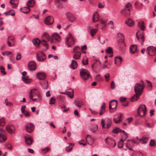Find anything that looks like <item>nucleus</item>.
I'll list each match as a JSON object with an SVG mask.
<instances>
[{
    "instance_id": "2",
    "label": "nucleus",
    "mask_w": 156,
    "mask_h": 156,
    "mask_svg": "<svg viewBox=\"0 0 156 156\" xmlns=\"http://www.w3.org/2000/svg\"><path fill=\"white\" fill-rule=\"evenodd\" d=\"M80 75L82 79L86 80L88 79L90 76V73L87 69H82L80 70Z\"/></svg>"
},
{
    "instance_id": "34",
    "label": "nucleus",
    "mask_w": 156,
    "mask_h": 156,
    "mask_svg": "<svg viewBox=\"0 0 156 156\" xmlns=\"http://www.w3.org/2000/svg\"><path fill=\"white\" fill-rule=\"evenodd\" d=\"M138 27L142 30H144L145 29L144 22L143 21L139 22L138 23Z\"/></svg>"
},
{
    "instance_id": "20",
    "label": "nucleus",
    "mask_w": 156,
    "mask_h": 156,
    "mask_svg": "<svg viewBox=\"0 0 156 156\" xmlns=\"http://www.w3.org/2000/svg\"><path fill=\"white\" fill-rule=\"evenodd\" d=\"M67 16L70 22H73L75 20V16L71 13H67Z\"/></svg>"
},
{
    "instance_id": "11",
    "label": "nucleus",
    "mask_w": 156,
    "mask_h": 156,
    "mask_svg": "<svg viewBox=\"0 0 156 156\" xmlns=\"http://www.w3.org/2000/svg\"><path fill=\"white\" fill-rule=\"evenodd\" d=\"M28 67L30 70H35L37 68L36 64L34 61H30L28 64Z\"/></svg>"
},
{
    "instance_id": "13",
    "label": "nucleus",
    "mask_w": 156,
    "mask_h": 156,
    "mask_svg": "<svg viewBox=\"0 0 156 156\" xmlns=\"http://www.w3.org/2000/svg\"><path fill=\"white\" fill-rule=\"evenodd\" d=\"M54 22L53 17L51 16L47 17L44 20V23L45 24L49 25L52 24Z\"/></svg>"
},
{
    "instance_id": "54",
    "label": "nucleus",
    "mask_w": 156,
    "mask_h": 156,
    "mask_svg": "<svg viewBox=\"0 0 156 156\" xmlns=\"http://www.w3.org/2000/svg\"><path fill=\"white\" fill-rule=\"evenodd\" d=\"M31 99L33 101H34L39 102L41 100V96H40L39 97H37V98H36L33 99V98H32V99Z\"/></svg>"
},
{
    "instance_id": "32",
    "label": "nucleus",
    "mask_w": 156,
    "mask_h": 156,
    "mask_svg": "<svg viewBox=\"0 0 156 156\" xmlns=\"http://www.w3.org/2000/svg\"><path fill=\"white\" fill-rule=\"evenodd\" d=\"M66 94L70 98H72L74 96V91L72 90L71 91L66 92Z\"/></svg>"
},
{
    "instance_id": "17",
    "label": "nucleus",
    "mask_w": 156,
    "mask_h": 156,
    "mask_svg": "<svg viewBox=\"0 0 156 156\" xmlns=\"http://www.w3.org/2000/svg\"><path fill=\"white\" fill-rule=\"evenodd\" d=\"M137 47L135 45H131L129 48L130 53L132 54H134L137 51Z\"/></svg>"
},
{
    "instance_id": "12",
    "label": "nucleus",
    "mask_w": 156,
    "mask_h": 156,
    "mask_svg": "<svg viewBox=\"0 0 156 156\" xmlns=\"http://www.w3.org/2000/svg\"><path fill=\"white\" fill-rule=\"evenodd\" d=\"M123 115L122 114H118L114 116L113 121L116 124H118L122 121L121 118Z\"/></svg>"
},
{
    "instance_id": "63",
    "label": "nucleus",
    "mask_w": 156,
    "mask_h": 156,
    "mask_svg": "<svg viewBox=\"0 0 156 156\" xmlns=\"http://www.w3.org/2000/svg\"><path fill=\"white\" fill-rule=\"evenodd\" d=\"M21 58V55L20 53H19L17 54L16 56V60H20Z\"/></svg>"
},
{
    "instance_id": "28",
    "label": "nucleus",
    "mask_w": 156,
    "mask_h": 156,
    "mask_svg": "<svg viewBox=\"0 0 156 156\" xmlns=\"http://www.w3.org/2000/svg\"><path fill=\"white\" fill-rule=\"evenodd\" d=\"M98 19V14L97 12H96L94 13L93 16V21L94 22H97Z\"/></svg>"
},
{
    "instance_id": "45",
    "label": "nucleus",
    "mask_w": 156,
    "mask_h": 156,
    "mask_svg": "<svg viewBox=\"0 0 156 156\" xmlns=\"http://www.w3.org/2000/svg\"><path fill=\"white\" fill-rule=\"evenodd\" d=\"M41 85L42 87L44 89H47L48 87V84L47 82L44 83Z\"/></svg>"
},
{
    "instance_id": "37",
    "label": "nucleus",
    "mask_w": 156,
    "mask_h": 156,
    "mask_svg": "<svg viewBox=\"0 0 156 156\" xmlns=\"http://www.w3.org/2000/svg\"><path fill=\"white\" fill-rule=\"evenodd\" d=\"M22 79L23 81L26 83H29L31 82V80L28 79V76L25 77H22Z\"/></svg>"
},
{
    "instance_id": "3",
    "label": "nucleus",
    "mask_w": 156,
    "mask_h": 156,
    "mask_svg": "<svg viewBox=\"0 0 156 156\" xmlns=\"http://www.w3.org/2000/svg\"><path fill=\"white\" fill-rule=\"evenodd\" d=\"M138 114L141 117H144L146 113V107L144 105H141L138 109Z\"/></svg>"
},
{
    "instance_id": "16",
    "label": "nucleus",
    "mask_w": 156,
    "mask_h": 156,
    "mask_svg": "<svg viewBox=\"0 0 156 156\" xmlns=\"http://www.w3.org/2000/svg\"><path fill=\"white\" fill-rule=\"evenodd\" d=\"M87 142L90 145L94 143V139L92 138L90 135H87L86 137Z\"/></svg>"
},
{
    "instance_id": "1",
    "label": "nucleus",
    "mask_w": 156,
    "mask_h": 156,
    "mask_svg": "<svg viewBox=\"0 0 156 156\" xmlns=\"http://www.w3.org/2000/svg\"><path fill=\"white\" fill-rule=\"evenodd\" d=\"M141 84L136 83L134 87V91L135 93H138L141 95L142 93L144 88L145 83L142 81H141Z\"/></svg>"
},
{
    "instance_id": "30",
    "label": "nucleus",
    "mask_w": 156,
    "mask_h": 156,
    "mask_svg": "<svg viewBox=\"0 0 156 156\" xmlns=\"http://www.w3.org/2000/svg\"><path fill=\"white\" fill-rule=\"evenodd\" d=\"M81 53L80 52H76L73 55V58L75 59H78L81 57Z\"/></svg>"
},
{
    "instance_id": "61",
    "label": "nucleus",
    "mask_w": 156,
    "mask_h": 156,
    "mask_svg": "<svg viewBox=\"0 0 156 156\" xmlns=\"http://www.w3.org/2000/svg\"><path fill=\"white\" fill-rule=\"evenodd\" d=\"M133 120V119L132 118H129L127 119L126 120V122L128 123H130Z\"/></svg>"
},
{
    "instance_id": "59",
    "label": "nucleus",
    "mask_w": 156,
    "mask_h": 156,
    "mask_svg": "<svg viewBox=\"0 0 156 156\" xmlns=\"http://www.w3.org/2000/svg\"><path fill=\"white\" fill-rule=\"evenodd\" d=\"M149 144L151 146H154L155 144V141L153 140H151L150 141Z\"/></svg>"
},
{
    "instance_id": "35",
    "label": "nucleus",
    "mask_w": 156,
    "mask_h": 156,
    "mask_svg": "<svg viewBox=\"0 0 156 156\" xmlns=\"http://www.w3.org/2000/svg\"><path fill=\"white\" fill-rule=\"evenodd\" d=\"M118 36L119 38V41L121 42H123L124 39V36L120 33H119L118 34Z\"/></svg>"
},
{
    "instance_id": "31",
    "label": "nucleus",
    "mask_w": 156,
    "mask_h": 156,
    "mask_svg": "<svg viewBox=\"0 0 156 156\" xmlns=\"http://www.w3.org/2000/svg\"><path fill=\"white\" fill-rule=\"evenodd\" d=\"M148 140V138L147 137L144 136L140 139V141L141 142L142 144H145L147 143Z\"/></svg>"
},
{
    "instance_id": "10",
    "label": "nucleus",
    "mask_w": 156,
    "mask_h": 156,
    "mask_svg": "<svg viewBox=\"0 0 156 156\" xmlns=\"http://www.w3.org/2000/svg\"><path fill=\"white\" fill-rule=\"evenodd\" d=\"M118 103L116 100H113L111 101L109 103V111L111 109H115L117 107Z\"/></svg>"
},
{
    "instance_id": "47",
    "label": "nucleus",
    "mask_w": 156,
    "mask_h": 156,
    "mask_svg": "<svg viewBox=\"0 0 156 156\" xmlns=\"http://www.w3.org/2000/svg\"><path fill=\"white\" fill-rule=\"evenodd\" d=\"M106 52L108 54H112L113 53L112 49L111 47H108L107 48V49L106 50Z\"/></svg>"
},
{
    "instance_id": "18",
    "label": "nucleus",
    "mask_w": 156,
    "mask_h": 156,
    "mask_svg": "<svg viewBox=\"0 0 156 156\" xmlns=\"http://www.w3.org/2000/svg\"><path fill=\"white\" fill-rule=\"evenodd\" d=\"M37 77L41 80H44L46 78L45 74L42 73H38L36 74Z\"/></svg>"
},
{
    "instance_id": "15",
    "label": "nucleus",
    "mask_w": 156,
    "mask_h": 156,
    "mask_svg": "<svg viewBox=\"0 0 156 156\" xmlns=\"http://www.w3.org/2000/svg\"><path fill=\"white\" fill-rule=\"evenodd\" d=\"M26 128L27 132L30 133L34 130V126L33 124L30 123L27 124L26 125Z\"/></svg>"
},
{
    "instance_id": "52",
    "label": "nucleus",
    "mask_w": 156,
    "mask_h": 156,
    "mask_svg": "<svg viewBox=\"0 0 156 156\" xmlns=\"http://www.w3.org/2000/svg\"><path fill=\"white\" fill-rule=\"evenodd\" d=\"M109 76L110 74L108 73H107L105 75V80L106 82H108L109 81Z\"/></svg>"
},
{
    "instance_id": "33",
    "label": "nucleus",
    "mask_w": 156,
    "mask_h": 156,
    "mask_svg": "<svg viewBox=\"0 0 156 156\" xmlns=\"http://www.w3.org/2000/svg\"><path fill=\"white\" fill-rule=\"evenodd\" d=\"M7 139V138L5 135L0 133V143L5 142Z\"/></svg>"
},
{
    "instance_id": "56",
    "label": "nucleus",
    "mask_w": 156,
    "mask_h": 156,
    "mask_svg": "<svg viewBox=\"0 0 156 156\" xmlns=\"http://www.w3.org/2000/svg\"><path fill=\"white\" fill-rule=\"evenodd\" d=\"M127 142L129 141V142L127 143L126 144V146L128 148L131 147L133 146V144H132L131 143H130L131 141H130L129 140H128L127 141Z\"/></svg>"
},
{
    "instance_id": "25",
    "label": "nucleus",
    "mask_w": 156,
    "mask_h": 156,
    "mask_svg": "<svg viewBox=\"0 0 156 156\" xmlns=\"http://www.w3.org/2000/svg\"><path fill=\"white\" fill-rule=\"evenodd\" d=\"M20 11L23 13H28L30 11V9L28 7H23L21 8L20 9Z\"/></svg>"
},
{
    "instance_id": "27",
    "label": "nucleus",
    "mask_w": 156,
    "mask_h": 156,
    "mask_svg": "<svg viewBox=\"0 0 156 156\" xmlns=\"http://www.w3.org/2000/svg\"><path fill=\"white\" fill-rule=\"evenodd\" d=\"M77 62L74 60H72L71 66V68L73 69H75L77 67Z\"/></svg>"
},
{
    "instance_id": "5",
    "label": "nucleus",
    "mask_w": 156,
    "mask_h": 156,
    "mask_svg": "<svg viewBox=\"0 0 156 156\" xmlns=\"http://www.w3.org/2000/svg\"><path fill=\"white\" fill-rule=\"evenodd\" d=\"M36 96L37 97L41 96L38 91L35 89H33L31 90L30 93V98L32 99V98Z\"/></svg>"
},
{
    "instance_id": "7",
    "label": "nucleus",
    "mask_w": 156,
    "mask_h": 156,
    "mask_svg": "<svg viewBox=\"0 0 156 156\" xmlns=\"http://www.w3.org/2000/svg\"><path fill=\"white\" fill-rule=\"evenodd\" d=\"M51 42H53L54 40H55V42H59L61 40V37L59 34L57 33H54L51 36Z\"/></svg>"
},
{
    "instance_id": "39",
    "label": "nucleus",
    "mask_w": 156,
    "mask_h": 156,
    "mask_svg": "<svg viewBox=\"0 0 156 156\" xmlns=\"http://www.w3.org/2000/svg\"><path fill=\"white\" fill-rule=\"evenodd\" d=\"M105 128L107 129H109L112 124V122L111 119H108Z\"/></svg>"
},
{
    "instance_id": "41",
    "label": "nucleus",
    "mask_w": 156,
    "mask_h": 156,
    "mask_svg": "<svg viewBox=\"0 0 156 156\" xmlns=\"http://www.w3.org/2000/svg\"><path fill=\"white\" fill-rule=\"evenodd\" d=\"M124 142L122 139H121L118 143V146L119 148H122Z\"/></svg>"
},
{
    "instance_id": "46",
    "label": "nucleus",
    "mask_w": 156,
    "mask_h": 156,
    "mask_svg": "<svg viewBox=\"0 0 156 156\" xmlns=\"http://www.w3.org/2000/svg\"><path fill=\"white\" fill-rule=\"evenodd\" d=\"M41 43L44 46L46 47V50H47L48 49V45L47 44L46 41L45 40L43 39L41 40Z\"/></svg>"
},
{
    "instance_id": "64",
    "label": "nucleus",
    "mask_w": 156,
    "mask_h": 156,
    "mask_svg": "<svg viewBox=\"0 0 156 156\" xmlns=\"http://www.w3.org/2000/svg\"><path fill=\"white\" fill-rule=\"evenodd\" d=\"M18 2V0H12L10 1V3L12 5H16Z\"/></svg>"
},
{
    "instance_id": "57",
    "label": "nucleus",
    "mask_w": 156,
    "mask_h": 156,
    "mask_svg": "<svg viewBox=\"0 0 156 156\" xmlns=\"http://www.w3.org/2000/svg\"><path fill=\"white\" fill-rule=\"evenodd\" d=\"M110 87L111 89H113L115 87V84L114 81H112L111 83Z\"/></svg>"
},
{
    "instance_id": "4",
    "label": "nucleus",
    "mask_w": 156,
    "mask_h": 156,
    "mask_svg": "<svg viewBox=\"0 0 156 156\" xmlns=\"http://www.w3.org/2000/svg\"><path fill=\"white\" fill-rule=\"evenodd\" d=\"M69 36L67 37L66 42L69 47H72L74 44L75 41L70 33H69Z\"/></svg>"
},
{
    "instance_id": "21",
    "label": "nucleus",
    "mask_w": 156,
    "mask_h": 156,
    "mask_svg": "<svg viewBox=\"0 0 156 156\" xmlns=\"http://www.w3.org/2000/svg\"><path fill=\"white\" fill-rule=\"evenodd\" d=\"M25 141L26 144L27 145H31L33 142V140L32 139V138L31 137H25Z\"/></svg>"
},
{
    "instance_id": "43",
    "label": "nucleus",
    "mask_w": 156,
    "mask_h": 156,
    "mask_svg": "<svg viewBox=\"0 0 156 156\" xmlns=\"http://www.w3.org/2000/svg\"><path fill=\"white\" fill-rule=\"evenodd\" d=\"M98 129V126L96 124L93 125L91 127V130L93 132H95Z\"/></svg>"
},
{
    "instance_id": "24",
    "label": "nucleus",
    "mask_w": 156,
    "mask_h": 156,
    "mask_svg": "<svg viewBox=\"0 0 156 156\" xmlns=\"http://www.w3.org/2000/svg\"><path fill=\"white\" fill-rule=\"evenodd\" d=\"M140 95L138 93H136L135 94L131 97L130 99L131 101L134 102L138 100Z\"/></svg>"
},
{
    "instance_id": "19",
    "label": "nucleus",
    "mask_w": 156,
    "mask_h": 156,
    "mask_svg": "<svg viewBox=\"0 0 156 156\" xmlns=\"http://www.w3.org/2000/svg\"><path fill=\"white\" fill-rule=\"evenodd\" d=\"M122 58L120 56H116L115 57V64L117 65H119L122 63Z\"/></svg>"
},
{
    "instance_id": "8",
    "label": "nucleus",
    "mask_w": 156,
    "mask_h": 156,
    "mask_svg": "<svg viewBox=\"0 0 156 156\" xmlns=\"http://www.w3.org/2000/svg\"><path fill=\"white\" fill-rule=\"evenodd\" d=\"M105 141L106 144L109 145L112 147H115L116 145V143L114 140L108 137L105 139Z\"/></svg>"
},
{
    "instance_id": "22",
    "label": "nucleus",
    "mask_w": 156,
    "mask_h": 156,
    "mask_svg": "<svg viewBox=\"0 0 156 156\" xmlns=\"http://www.w3.org/2000/svg\"><path fill=\"white\" fill-rule=\"evenodd\" d=\"M126 23L128 26L132 27L134 25L135 22L131 19H129L126 21Z\"/></svg>"
},
{
    "instance_id": "50",
    "label": "nucleus",
    "mask_w": 156,
    "mask_h": 156,
    "mask_svg": "<svg viewBox=\"0 0 156 156\" xmlns=\"http://www.w3.org/2000/svg\"><path fill=\"white\" fill-rule=\"evenodd\" d=\"M55 102V99L53 97H52L50 100V102L49 104L51 105L54 104Z\"/></svg>"
},
{
    "instance_id": "14",
    "label": "nucleus",
    "mask_w": 156,
    "mask_h": 156,
    "mask_svg": "<svg viewBox=\"0 0 156 156\" xmlns=\"http://www.w3.org/2000/svg\"><path fill=\"white\" fill-rule=\"evenodd\" d=\"M6 130L9 133L12 134L15 133V129L13 125H10L6 126Z\"/></svg>"
},
{
    "instance_id": "55",
    "label": "nucleus",
    "mask_w": 156,
    "mask_h": 156,
    "mask_svg": "<svg viewBox=\"0 0 156 156\" xmlns=\"http://www.w3.org/2000/svg\"><path fill=\"white\" fill-rule=\"evenodd\" d=\"M80 47L78 46H76L73 49V51L72 52L73 53H74L76 51H77L79 50H80Z\"/></svg>"
},
{
    "instance_id": "29",
    "label": "nucleus",
    "mask_w": 156,
    "mask_h": 156,
    "mask_svg": "<svg viewBox=\"0 0 156 156\" xmlns=\"http://www.w3.org/2000/svg\"><path fill=\"white\" fill-rule=\"evenodd\" d=\"M35 4V2L34 0H29L27 3V5L28 7H33Z\"/></svg>"
},
{
    "instance_id": "9",
    "label": "nucleus",
    "mask_w": 156,
    "mask_h": 156,
    "mask_svg": "<svg viewBox=\"0 0 156 156\" xmlns=\"http://www.w3.org/2000/svg\"><path fill=\"white\" fill-rule=\"evenodd\" d=\"M36 57L37 60L40 62L44 61L46 57L45 55L42 52L39 54L37 53Z\"/></svg>"
},
{
    "instance_id": "26",
    "label": "nucleus",
    "mask_w": 156,
    "mask_h": 156,
    "mask_svg": "<svg viewBox=\"0 0 156 156\" xmlns=\"http://www.w3.org/2000/svg\"><path fill=\"white\" fill-rule=\"evenodd\" d=\"M136 36L138 40L141 39V44L142 45H143L144 40V36L142 34H140L139 35H138V32H137L136 33Z\"/></svg>"
},
{
    "instance_id": "44",
    "label": "nucleus",
    "mask_w": 156,
    "mask_h": 156,
    "mask_svg": "<svg viewBox=\"0 0 156 156\" xmlns=\"http://www.w3.org/2000/svg\"><path fill=\"white\" fill-rule=\"evenodd\" d=\"M42 37L44 38H46L47 40L49 41L50 38V37L49 36V35L47 33H44L42 35Z\"/></svg>"
},
{
    "instance_id": "49",
    "label": "nucleus",
    "mask_w": 156,
    "mask_h": 156,
    "mask_svg": "<svg viewBox=\"0 0 156 156\" xmlns=\"http://www.w3.org/2000/svg\"><path fill=\"white\" fill-rule=\"evenodd\" d=\"M51 150V149L49 147H46L44 149H42V151L43 153H46Z\"/></svg>"
},
{
    "instance_id": "58",
    "label": "nucleus",
    "mask_w": 156,
    "mask_h": 156,
    "mask_svg": "<svg viewBox=\"0 0 156 156\" xmlns=\"http://www.w3.org/2000/svg\"><path fill=\"white\" fill-rule=\"evenodd\" d=\"M82 62L83 65H86L88 64V58H86L85 60H84V59H83L82 61Z\"/></svg>"
},
{
    "instance_id": "42",
    "label": "nucleus",
    "mask_w": 156,
    "mask_h": 156,
    "mask_svg": "<svg viewBox=\"0 0 156 156\" xmlns=\"http://www.w3.org/2000/svg\"><path fill=\"white\" fill-rule=\"evenodd\" d=\"M4 14L6 16L9 15L14 16L15 15V12L13 10H10L8 12H4Z\"/></svg>"
},
{
    "instance_id": "48",
    "label": "nucleus",
    "mask_w": 156,
    "mask_h": 156,
    "mask_svg": "<svg viewBox=\"0 0 156 156\" xmlns=\"http://www.w3.org/2000/svg\"><path fill=\"white\" fill-rule=\"evenodd\" d=\"M122 131V130L119 128H115L112 130V132L113 133H117Z\"/></svg>"
},
{
    "instance_id": "6",
    "label": "nucleus",
    "mask_w": 156,
    "mask_h": 156,
    "mask_svg": "<svg viewBox=\"0 0 156 156\" xmlns=\"http://www.w3.org/2000/svg\"><path fill=\"white\" fill-rule=\"evenodd\" d=\"M147 54L153 56L156 54V48L153 46H150L147 48Z\"/></svg>"
},
{
    "instance_id": "36",
    "label": "nucleus",
    "mask_w": 156,
    "mask_h": 156,
    "mask_svg": "<svg viewBox=\"0 0 156 156\" xmlns=\"http://www.w3.org/2000/svg\"><path fill=\"white\" fill-rule=\"evenodd\" d=\"M32 42L34 45L35 46H37L41 43V41L38 38H36L33 40Z\"/></svg>"
},
{
    "instance_id": "62",
    "label": "nucleus",
    "mask_w": 156,
    "mask_h": 156,
    "mask_svg": "<svg viewBox=\"0 0 156 156\" xmlns=\"http://www.w3.org/2000/svg\"><path fill=\"white\" fill-rule=\"evenodd\" d=\"M122 132L124 133L123 135L122 136V137L125 140H126V138L127 137V134L125 133V131L124 130L122 131Z\"/></svg>"
},
{
    "instance_id": "38",
    "label": "nucleus",
    "mask_w": 156,
    "mask_h": 156,
    "mask_svg": "<svg viewBox=\"0 0 156 156\" xmlns=\"http://www.w3.org/2000/svg\"><path fill=\"white\" fill-rule=\"evenodd\" d=\"M70 145L67 147L66 148L65 150L67 152L71 151L73 148V146H74V144L70 143L69 144Z\"/></svg>"
},
{
    "instance_id": "60",
    "label": "nucleus",
    "mask_w": 156,
    "mask_h": 156,
    "mask_svg": "<svg viewBox=\"0 0 156 156\" xmlns=\"http://www.w3.org/2000/svg\"><path fill=\"white\" fill-rule=\"evenodd\" d=\"M101 125L103 128H105V121L103 119H102L101 120Z\"/></svg>"
},
{
    "instance_id": "51",
    "label": "nucleus",
    "mask_w": 156,
    "mask_h": 156,
    "mask_svg": "<svg viewBox=\"0 0 156 156\" xmlns=\"http://www.w3.org/2000/svg\"><path fill=\"white\" fill-rule=\"evenodd\" d=\"M0 68L1 72L4 75H5L6 74V72L5 71V69L4 67L3 66H1Z\"/></svg>"
},
{
    "instance_id": "53",
    "label": "nucleus",
    "mask_w": 156,
    "mask_h": 156,
    "mask_svg": "<svg viewBox=\"0 0 156 156\" xmlns=\"http://www.w3.org/2000/svg\"><path fill=\"white\" fill-rule=\"evenodd\" d=\"M131 5L129 3H127L125 5V7L126 8H129L128 9V11H130L131 10V9L130 8H131Z\"/></svg>"
},
{
    "instance_id": "23",
    "label": "nucleus",
    "mask_w": 156,
    "mask_h": 156,
    "mask_svg": "<svg viewBox=\"0 0 156 156\" xmlns=\"http://www.w3.org/2000/svg\"><path fill=\"white\" fill-rule=\"evenodd\" d=\"M101 64V63L98 60H96L94 63L92 65V67L93 69L95 68H98Z\"/></svg>"
},
{
    "instance_id": "40",
    "label": "nucleus",
    "mask_w": 156,
    "mask_h": 156,
    "mask_svg": "<svg viewBox=\"0 0 156 156\" xmlns=\"http://www.w3.org/2000/svg\"><path fill=\"white\" fill-rule=\"evenodd\" d=\"M98 31V29L94 28L90 30V34L91 36L93 37L96 33Z\"/></svg>"
}]
</instances>
